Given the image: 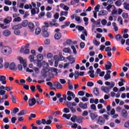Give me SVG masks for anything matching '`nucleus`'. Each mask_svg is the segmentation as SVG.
Masks as SVG:
<instances>
[{"label": "nucleus", "instance_id": "3c124183", "mask_svg": "<svg viewBox=\"0 0 129 129\" xmlns=\"http://www.w3.org/2000/svg\"><path fill=\"white\" fill-rule=\"evenodd\" d=\"M77 122L79 123H81L82 122V117H79L78 118H76V119Z\"/></svg>", "mask_w": 129, "mask_h": 129}, {"label": "nucleus", "instance_id": "a878e982", "mask_svg": "<svg viewBox=\"0 0 129 129\" xmlns=\"http://www.w3.org/2000/svg\"><path fill=\"white\" fill-rule=\"evenodd\" d=\"M67 95H68V96H72L73 98H75V94H74V92H72L70 91H68Z\"/></svg>", "mask_w": 129, "mask_h": 129}, {"label": "nucleus", "instance_id": "4be33fe9", "mask_svg": "<svg viewBox=\"0 0 129 129\" xmlns=\"http://www.w3.org/2000/svg\"><path fill=\"white\" fill-rule=\"evenodd\" d=\"M93 92H94V94L96 96H98V95H99V91L98 90V88H94Z\"/></svg>", "mask_w": 129, "mask_h": 129}, {"label": "nucleus", "instance_id": "5701e85b", "mask_svg": "<svg viewBox=\"0 0 129 129\" xmlns=\"http://www.w3.org/2000/svg\"><path fill=\"white\" fill-rule=\"evenodd\" d=\"M27 113V111L25 110H21L19 113H18V116H22V115H25Z\"/></svg>", "mask_w": 129, "mask_h": 129}, {"label": "nucleus", "instance_id": "9d476101", "mask_svg": "<svg viewBox=\"0 0 129 129\" xmlns=\"http://www.w3.org/2000/svg\"><path fill=\"white\" fill-rule=\"evenodd\" d=\"M39 12H40V9H39V8H36L35 9L32 8L31 13L32 15H36V14H39Z\"/></svg>", "mask_w": 129, "mask_h": 129}, {"label": "nucleus", "instance_id": "20e7f679", "mask_svg": "<svg viewBox=\"0 0 129 129\" xmlns=\"http://www.w3.org/2000/svg\"><path fill=\"white\" fill-rule=\"evenodd\" d=\"M89 69L90 71L88 72V74H90L89 76L91 78H94L95 77V75H94V70H93V67L91 66Z\"/></svg>", "mask_w": 129, "mask_h": 129}, {"label": "nucleus", "instance_id": "72a5a7b5", "mask_svg": "<svg viewBox=\"0 0 129 129\" xmlns=\"http://www.w3.org/2000/svg\"><path fill=\"white\" fill-rule=\"evenodd\" d=\"M28 23L29 21H28V20H24L22 22V24L21 25L22 27H26L27 26H28Z\"/></svg>", "mask_w": 129, "mask_h": 129}, {"label": "nucleus", "instance_id": "4c0bfd02", "mask_svg": "<svg viewBox=\"0 0 129 129\" xmlns=\"http://www.w3.org/2000/svg\"><path fill=\"white\" fill-rule=\"evenodd\" d=\"M4 3L7 6H11L12 5V2L10 1V0H5Z\"/></svg>", "mask_w": 129, "mask_h": 129}, {"label": "nucleus", "instance_id": "6e6d98bb", "mask_svg": "<svg viewBox=\"0 0 129 129\" xmlns=\"http://www.w3.org/2000/svg\"><path fill=\"white\" fill-rule=\"evenodd\" d=\"M34 58H35V56L34 55H30L29 57V59L30 62H33V61H34Z\"/></svg>", "mask_w": 129, "mask_h": 129}, {"label": "nucleus", "instance_id": "b1692460", "mask_svg": "<svg viewBox=\"0 0 129 129\" xmlns=\"http://www.w3.org/2000/svg\"><path fill=\"white\" fill-rule=\"evenodd\" d=\"M123 8L125 10H126V11H129V4L126 3V2H124L123 4Z\"/></svg>", "mask_w": 129, "mask_h": 129}, {"label": "nucleus", "instance_id": "c03bdc74", "mask_svg": "<svg viewBox=\"0 0 129 129\" xmlns=\"http://www.w3.org/2000/svg\"><path fill=\"white\" fill-rule=\"evenodd\" d=\"M63 52H64V53H71V50L69 48H65L63 49Z\"/></svg>", "mask_w": 129, "mask_h": 129}, {"label": "nucleus", "instance_id": "4d7b16f0", "mask_svg": "<svg viewBox=\"0 0 129 129\" xmlns=\"http://www.w3.org/2000/svg\"><path fill=\"white\" fill-rule=\"evenodd\" d=\"M100 8V5H97L94 8L95 12H97L99 11V9Z\"/></svg>", "mask_w": 129, "mask_h": 129}, {"label": "nucleus", "instance_id": "774afa93", "mask_svg": "<svg viewBox=\"0 0 129 129\" xmlns=\"http://www.w3.org/2000/svg\"><path fill=\"white\" fill-rule=\"evenodd\" d=\"M16 120H17V118H16L15 117H13L11 118V122H12V123H16Z\"/></svg>", "mask_w": 129, "mask_h": 129}, {"label": "nucleus", "instance_id": "0eeeda50", "mask_svg": "<svg viewBox=\"0 0 129 129\" xmlns=\"http://www.w3.org/2000/svg\"><path fill=\"white\" fill-rule=\"evenodd\" d=\"M105 51L107 52V55L108 57H111L112 56V54L111 53V48L110 47L108 46L105 48Z\"/></svg>", "mask_w": 129, "mask_h": 129}, {"label": "nucleus", "instance_id": "13d9d810", "mask_svg": "<svg viewBox=\"0 0 129 129\" xmlns=\"http://www.w3.org/2000/svg\"><path fill=\"white\" fill-rule=\"evenodd\" d=\"M79 76V73L78 71H76L75 72V79H77Z\"/></svg>", "mask_w": 129, "mask_h": 129}, {"label": "nucleus", "instance_id": "338daca9", "mask_svg": "<svg viewBox=\"0 0 129 129\" xmlns=\"http://www.w3.org/2000/svg\"><path fill=\"white\" fill-rule=\"evenodd\" d=\"M77 117L75 115H74L73 117H71V120L73 121V122H75L76 120Z\"/></svg>", "mask_w": 129, "mask_h": 129}, {"label": "nucleus", "instance_id": "37998d69", "mask_svg": "<svg viewBox=\"0 0 129 129\" xmlns=\"http://www.w3.org/2000/svg\"><path fill=\"white\" fill-rule=\"evenodd\" d=\"M37 58L39 61H41L42 59H43V55L41 54H39L37 55Z\"/></svg>", "mask_w": 129, "mask_h": 129}, {"label": "nucleus", "instance_id": "a211bd4d", "mask_svg": "<svg viewBox=\"0 0 129 129\" xmlns=\"http://www.w3.org/2000/svg\"><path fill=\"white\" fill-rule=\"evenodd\" d=\"M42 123L43 124H51L52 123V120L48 119L47 120H46V119H42Z\"/></svg>", "mask_w": 129, "mask_h": 129}, {"label": "nucleus", "instance_id": "680f3d73", "mask_svg": "<svg viewBox=\"0 0 129 129\" xmlns=\"http://www.w3.org/2000/svg\"><path fill=\"white\" fill-rule=\"evenodd\" d=\"M46 17L48 19H51V18H52V13L47 12L46 13Z\"/></svg>", "mask_w": 129, "mask_h": 129}, {"label": "nucleus", "instance_id": "de8ad7c7", "mask_svg": "<svg viewBox=\"0 0 129 129\" xmlns=\"http://www.w3.org/2000/svg\"><path fill=\"white\" fill-rule=\"evenodd\" d=\"M12 101L13 103H16L17 102V98L14 95H12Z\"/></svg>", "mask_w": 129, "mask_h": 129}, {"label": "nucleus", "instance_id": "4468645a", "mask_svg": "<svg viewBox=\"0 0 129 129\" xmlns=\"http://www.w3.org/2000/svg\"><path fill=\"white\" fill-rule=\"evenodd\" d=\"M7 77L5 76H0V81H1L3 84H7Z\"/></svg>", "mask_w": 129, "mask_h": 129}, {"label": "nucleus", "instance_id": "052dcab7", "mask_svg": "<svg viewBox=\"0 0 129 129\" xmlns=\"http://www.w3.org/2000/svg\"><path fill=\"white\" fill-rule=\"evenodd\" d=\"M101 24L103 26H105V25H106V24H107V21H106V20H105V19H103L101 21Z\"/></svg>", "mask_w": 129, "mask_h": 129}, {"label": "nucleus", "instance_id": "7c9ffc66", "mask_svg": "<svg viewBox=\"0 0 129 129\" xmlns=\"http://www.w3.org/2000/svg\"><path fill=\"white\" fill-rule=\"evenodd\" d=\"M64 103L66 105H67V106L69 107V108L72 107V104L71 103V102L67 101H64Z\"/></svg>", "mask_w": 129, "mask_h": 129}, {"label": "nucleus", "instance_id": "473e14b6", "mask_svg": "<svg viewBox=\"0 0 129 129\" xmlns=\"http://www.w3.org/2000/svg\"><path fill=\"white\" fill-rule=\"evenodd\" d=\"M112 26L113 27L115 32H117V31H118V27L116 26V23H115V22H113Z\"/></svg>", "mask_w": 129, "mask_h": 129}, {"label": "nucleus", "instance_id": "e433bc0d", "mask_svg": "<svg viewBox=\"0 0 129 129\" xmlns=\"http://www.w3.org/2000/svg\"><path fill=\"white\" fill-rule=\"evenodd\" d=\"M41 33V28L37 27L35 30V35H39Z\"/></svg>", "mask_w": 129, "mask_h": 129}, {"label": "nucleus", "instance_id": "5fc2aeb1", "mask_svg": "<svg viewBox=\"0 0 129 129\" xmlns=\"http://www.w3.org/2000/svg\"><path fill=\"white\" fill-rule=\"evenodd\" d=\"M93 42L94 45H95V46H99V45L100 44V42L97 41V40H94L93 41Z\"/></svg>", "mask_w": 129, "mask_h": 129}, {"label": "nucleus", "instance_id": "09e8293b", "mask_svg": "<svg viewBox=\"0 0 129 129\" xmlns=\"http://www.w3.org/2000/svg\"><path fill=\"white\" fill-rule=\"evenodd\" d=\"M94 25H95L97 27H100V19H99L97 21H95Z\"/></svg>", "mask_w": 129, "mask_h": 129}, {"label": "nucleus", "instance_id": "f3484780", "mask_svg": "<svg viewBox=\"0 0 129 129\" xmlns=\"http://www.w3.org/2000/svg\"><path fill=\"white\" fill-rule=\"evenodd\" d=\"M67 59L70 62V64H73V63H75V58L71 57V56L67 57Z\"/></svg>", "mask_w": 129, "mask_h": 129}, {"label": "nucleus", "instance_id": "bf43d9fd", "mask_svg": "<svg viewBox=\"0 0 129 129\" xmlns=\"http://www.w3.org/2000/svg\"><path fill=\"white\" fill-rule=\"evenodd\" d=\"M14 22H21L22 18L20 17H18L14 19Z\"/></svg>", "mask_w": 129, "mask_h": 129}, {"label": "nucleus", "instance_id": "79ce46f5", "mask_svg": "<svg viewBox=\"0 0 129 129\" xmlns=\"http://www.w3.org/2000/svg\"><path fill=\"white\" fill-rule=\"evenodd\" d=\"M104 78L106 81L108 80V79H110L111 78L110 75L106 74V75L104 76Z\"/></svg>", "mask_w": 129, "mask_h": 129}, {"label": "nucleus", "instance_id": "7ed1b4c3", "mask_svg": "<svg viewBox=\"0 0 129 129\" xmlns=\"http://www.w3.org/2000/svg\"><path fill=\"white\" fill-rule=\"evenodd\" d=\"M1 52L3 55H10L12 53V49L7 46H3Z\"/></svg>", "mask_w": 129, "mask_h": 129}, {"label": "nucleus", "instance_id": "bb28decb", "mask_svg": "<svg viewBox=\"0 0 129 129\" xmlns=\"http://www.w3.org/2000/svg\"><path fill=\"white\" fill-rule=\"evenodd\" d=\"M49 26V27H58L59 26V24L56 23H53L52 22H50Z\"/></svg>", "mask_w": 129, "mask_h": 129}, {"label": "nucleus", "instance_id": "412c9836", "mask_svg": "<svg viewBox=\"0 0 129 129\" xmlns=\"http://www.w3.org/2000/svg\"><path fill=\"white\" fill-rule=\"evenodd\" d=\"M107 14H108V13L106 11L102 10L99 13L98 16H106Z\"/></svg>", "mask_w": 129, "mask_h": 129}, {"label": "nucleus", "instance_id": "393cba45", "mask_svg": "<svg viewBox=\"0 0 129 129\" xmlns=\"http://www.w3.org/2000/svg\"><path fill=\"white\" fill-rule=\"evenodd\" d=\"M61 38V33H57L54 35V39L55 40H60Z\"/></svg>", "mask_w": 129, "mask_h": 129}, {"label": "nucleus", "instance_id": "dca6fc26", "mask_svg": "<svg viewBox=\"0 0 129 129\" xmlns=\"http://www.w3.org/2000/svg\"><path fill=\"white\" fill-rule=\"evenodd\" d=\"M104 119L102 117H99L97 123L100 125H102V124H104Z\"/></svg>", "mask_w": 129, "mask_h": 129}, {"label": "nucleus", "instance_id": "8fccbe9b", "mask_svg": "<svg viewBox=\"0 0 129 129\" xmlns=\"http://www.w3.org/2000/svg\"><path fill=\"white\" fill-rule=\"evenodd\" d=\"M83 20H84V21L85 22V25L86 26H87V25H88V24H89V22H88V21H89L88 18L87 17H84V18H83Z\"/></svg>", "mask_w": 129, "mask_h": 129}, {"label": "nucleus", "instance_id": "1a4fd4ad", "mask_svg": "<svg viewBox=\"0 0 129 129\" xmlns=\"http://www.w3.org/2000/svg\"><path fill=\"white\" fill-rule=\"evenodd\" d=\"M79 107L82 108V109H87L88 108V104L86 103H83L82 102H80L79 104Z\"/></svg>", "mask_w": 129, "mask_h": 129}, {"label": "nucleus", "instance_id": "49530a36", "mask_svg": "<svg viewBox=\"0 0 129 129\" xmlns=\"http://www.w3.org/2000/svg\"><path fill=\"white\" fill-rule=\"evenodd\" d=\"M121 38H122V37L120 34H117L115 36V39L117 41H120V39H121Z\"/></svg>", "mask_w": 129, "mask_h": 129}, {"label": "nucleus", "instance_id": "603ef678", "mask_svg": "<svg viewBox=\"0 0 129 129\" xmlns=\"http://www.w3.org/2000/svg\"><path fill=\"white\" fill-rule=\"evenodd\" d=\"M36 117V114H31L30 116L28 117L29 120H31L32 118H35Z\"/></svg>", "mask_w": 129, "mask_h": 129}, {"label": "nucleus", "instance_id": "864d4df0", "mask_svg": "<svg viewBox=\"0 0 129 129\" xmlns=\"http://www.w3.org/2000/svg\"><path fill=\"white\" fill-rule=\"evenodd\" d=\"M115 6L117 7H120L121 6V1L120 0L117 1L115 3Z\"/></svg>", "mask_w": 129, "mask_h": 129}, {"label": "nucleus", "instance_id": "a18cd8bd", "mask_svg": "<svg viewBox=\"0 0 129 129\" xmlns=\"http://www.w3.org/2000/svg\"><path fill=\"white\" fill-rule=\"evenodd\" d=\"M14 33L16 36H19L21 34V31L20 30H16L14 31Z\"/></svg>", "mask_w": 129, "mask_h": 129}, {"label": "nucleus", "instance_id": "f8f14e48", "mask_svg": "<svg viewBox=\"0 0 129 129\" xmlns=\"http://www.w3.org/2000/svg\"><path fill=\"white\" fill-rule=\"evenodd\" d=\"M3 35L5 37H9V36H11V31L9 30L6 29L3 32Z\"/></svg>", "mask_w": 129, "mask_h": 129}, {"label": "nucleus", "instance_id": "9b49d317", "mask_svg": "<svg viewBox=\"0 0 129 129\" xmlns=\"http://www.w3.org/2000/svg\"><path fill=\"white\" fill-rule=\"evenodd\" d=\"M21 53H23V54H27L30 53V49L27 48H24V47H22L20 50Z\"/></svg>", "mask_w": 129, "mask_h": 129}, {"label": "nucleus", "instance_id": "58836bf2", "mask_svg": "<svg viewBox=\"0 0 129 129\" xmlns=\"http://www.w3.org/2000/svg\"><path fill=\"white\" fill-rule=\"evenodd\" d=\"M59 61H64V62H67V60H65V57L63 56V55H60L59 57L58 58Z\"/></svg>", "mask_w": 129, "mask_h": 129}, {"label": "nucleus", "instance_id": "f03ea898", "mask_svg": "<svg viewBox=\"0 0 129 129\" xmlns=\"http://www.w3.org/2000/svg\"><path fill=\"white\" fill-rule=\"evenodd\" d=\"M45 26H42L41 31L42 32L43 37L48 38L49 37V33H48V28H49V23L48 22H44Z\"/></svg>", "mask_w": 129, "mask_h": 129}, {"label": "nucleus", "instance_id": "2eb2a0df", "mask_svg": "<svg viewBox=\"0 0 129 129\" xmlns=\"http://www.w3.org/2000/svg\"><path fill=\"white\" fill-rule=\"evenodd\" d=\"M54 86L57 88V89H62V88H63L62 86L60 83H59V82H55L54 84Z\"/></svg>", "mask_w": 129, "mask_h": 129}, {"label": "nucleus", "instance_id": "e2e57ef3", "mask_svg": "<svg viewBox=\"0 0 129 129\" xmlns=\"http://www.w3.org/2000/svg\"><path fill=\"white\" fill-rule=\"evenodd\" d=\"M76 28L79 30V31H83V30H84V27L82 26H76Z\"/></svg>", "mask_w": 129, "mask_h": 129}, {"label": "nucleus", "instance_id": "cd10ccee", "mask_svg": "<svg viewBox=\"0 0 129 129\" xmlns=\"http://www.w3.org/2000/svg\"><path fill=\"white\" fill-rule=\"evenodd\" d=\"M60 17H62V16H64V17H67L68 16V12L67 11H61L60 13Z\"/></svg>", "mask_w": 129, "mask_h": 129}, {"label": "nucleus", "instance_id": "c756f323", "mask_svg": "<svg viewBox=\"0 0 129 129\" xmlns=\"http://www.w3.org/2000/svg\"><path fill=\"white\" fill-rule=\"evenodd\" d=\"M24 9L25 10H29V9H30V10H32V9H33V6H32L31 4H26L24 6Z\"/></svg>", "mask_w": 129, "mask_h": 129}, {"label": "nucleus", "instance_id": "f704fd0d", "mask_svg": "<svg viewBox=\"0 0 129 129\" xmlns=\"http://www.w3.org/2000/svg\"><path fill=\"white\" fill-rule=\"evenodd\" d=\"M62 117H65L67 119H70V117H71V114H63L62 115Z\"/></svg>", "mask_w": 129, "mask_h": 129}, {"label": "nucleus", "instance_id": "ddd939ff", "mask_svg": "<svg viewBox=\"0 0 129 129\" xmlns=\"http://www.w3.org/2000/svg\"><path fill=\"white\" fill-rule=\"evenodd\" d=\"M23 28V25L21 24H19L18 25H15L12 27V30H20V29H22Z\"/></svg>", "mask_w": 129, "mask_h": 129}, {"label": "nucleus", "instance_id": "6e6552de", "mask_svg": "<svg viewBox=\"0 0 129 129\" xmlns=\"http://www.w3.org/2000/svg\"><path fill=\"white\" fill-rule=\"evenodd\" d=\"M9 69L12 70L13 71H17V66L15 62H12L9 66Z\"/></svg>", "mask_w": 129, "mask_h": 129}, {"label": "nucleus", "instance_id": "a19ab883", "mask_svg": "<svg viewBox=\"0 0 129 129\" xmlns=\"http://www.w3.org/2000/svg\"><path fill=\"white\" fill-rule=\"evenodd\" d=\"M36 89H37V90H38L39 92H40V93H42V92H43V89L41 88V86L39 85H37L36 86Z\"/></svg>", "mask_w": 129, "mask_h": 129}, {"label": "nucleus", "instance_id": "c9c22d12", "mask_svg": "<svg viewBox=\"0 0 129 129\" xmlns=\"http://www.w3.org/2000/svg\"><path fill=\"white\" fill-rule=\"evenodd\" d=\"M70 65V63L66 62L63 64V69H68L69 68V66Z\"/></svg>", "mask_w": 129, "mask_h": 129}, {"label": "nucleus", "instance_id": "0e129e2a", "mask_svg": "<svg viewBox=\"0 0 129 129\" xmlns=\"http://www.w3.org/2000/svg\"><path fill=\"white\" fill-rule=\"evenodd\" d=\"M89 126L92 129H95L98 127V125H90Z\"/></svg>", "mask_w": 129, "mask_h": 129}, {"label": "nucleus", "instance_id": "aec40b11", "mask_svg": "<svg viewBox=\"0 0 129 129\" xmlns=\"http://www.w3.org/2000/svg\"><path fill=\"white\" fill-rule=\"evenodd\" d=\"M121 115H122V116H123V117H124V118H125V117L127 116V111L125 110V109H123L121 111Z\"/></svg>", "mask_w": 129, "mask_h": 129}, {"label": "nucleus", "instance_id": "69168bd1", "mask_svg": "<svg viewBox=\"0 0 129 129\" xmlns=\"http://www.w3.org/2000/svg\"><path fill=\"white\" fill-rule=\"evenodd\" d=\"M17 118L19 121H23L25 118L23 116H18Z\"/></svg>", "mask_w": 129, "mask_h": 129}, {"label": "nucleus", "instance_id": "f257e3e1", "mask_svg": "<svg viewBox=\"0 0 129 129\" xmlns=\"http://www.w3.org/2000/svg\"><path fill=\"white\" fill-rule=\"evenodd\" d=\"M105 85H107V86H109V87H104V86H102L101 88V89L102 90V91H103V92H105V93H106L107 94L108 93H109V90H110V89H112V88H113V87H114V85H115V83L114 82H105Z\"/></svg>", "mask_w": 129, "mask_h": 129}, {"label": "nucleus", "instance_id": "6ab92c4d", "mask_svg": "<svg viewBox=\"0 0 129 129\" xmlns=\"http://www.w3.org/2000/svg\"><path fill=\"white\" fill-rule=\"evenodd\" d=\"M90 116L92 120H94L95 119H96V118H97V117H98V116L93 113H91Z\"/></svg>", "mask_w": 129, "mask_h": 129}, {"label": "nucleus", "instance_id": "ea45409f", "mask_svg": "<svg viewBox=\"0 0 129 129\" xmlns=\"http://www.w3.org/2000/svg\"><path fill=\"white\" fill-rule=\"evenodd\" d=\"M19 109L18 108L15 107V108L13 109V111L11 112V113H12V114H13V113H14V114H16V113H17V112H19Z\"/></svg>", "mask_w": 129, "mask_h": 129}, {"label": "nucleus", "instance_id": "2f4dec72", "mask_svg": "<svg viewBox=\"0 0 129 129\" xmlns=\"http://www.w3.org/2000/svg\"><path fill=\"white\" fill-rule=\"evenodd\" d=\"M28 27L30 30H34V28H35V25L33 24V23H29L28 24Z\"/></svg>", "mask_w": 129, "mask_h": 129}, {"label": "nucleus", "instance_id": "c85d7f7f", "mask_svg": "<svg viewBox=\"0 0 129 129\" xmlns=\"http://www.w3.org/2000/svg\"><path fill=\"white\" fill-rule=\"evenodd\" d=\"M36 102L37 103V104H39V105H42L43 103H44V101L41 100L39 98L36 99Z\"/></svg>", "mask_w": 129, "mask_h": 129}, {"label": "nucleus", "instance_id": "423d86ee", "mask_svg": "<svg viewBox=\"0 0 129 129\" xmlns=\"http://www.w3.org/2000/svg\"><path fill=\"white\" fill-rule=\"evenodd\" d=\"M48 72H49V69L48 68H44L41 71V74L43 77H47V73H48Z\"/></svg>", "mask_w": 129, "mask_h": 129}, {"label": "nucleus", "instance_id": "39448f33", "mask_svg": "<svg viewBox=\"0 0 129 129\" xmlns=\"http://www.w3.org/2000/svg\"><path fill=\"white\" fill-rule=\"evenodd\" d=\"M28 104L29 106H34L36 104V99L35 98H30L28 100Z\"/></svg>", "mask_w": 129, "mask_h": 129}]
</instances>
